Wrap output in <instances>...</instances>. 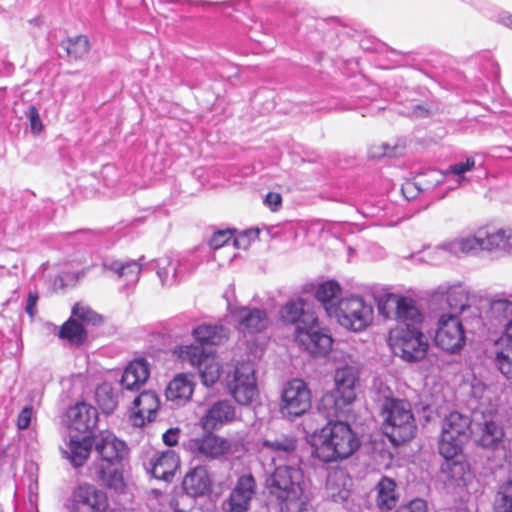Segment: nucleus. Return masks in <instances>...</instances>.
<instances>
[{"label": "nucleus", "mask_w": 512, "mask_h": 512, "mask_svg": "<svg viewBox=\"0 0 512 512\" xmlns=\"http://www.w3.org/2000/svg\"><path fill=\"white\" fill-rule=\"evenodd\" d=\"M388 344L395 356L407 362L422 360L429 343L421 327L395 326L388 334Z\"/></svg>", "instance_id": "9"}, {"label": "nucleus", "mask_w": 512, "mask_h": 512, "mask_svg": "<svg viewBox=\"0 0 512 512\" xmlns=\"http://www.w3.org/2000/svg\"><path fill=\"white\" fill-rule=\"evenodd\" d=\"M174 353L184 363L198 369L202 383L212 386L221 377V367L215 354L206 352L199 345H184L175 348Z\"/></svg>", "instance_id": "12"}, {"label": "nucleus", "mask_w": 512, "mask_h": 512, "mask_svg": "<svg viewBox=\"0 0 512 512\" xmlns=\"http://www.w3.org/2000/svg\"><path fill=\"white\" fill-rule=\"evenodd\" d=\"M466 439L450 436L449 433H441L438 444L439 453L446 459L452 460L462 452Z\"/></svg>", "instance_id": "40"}, {"label": "nucleus", "mask_w": 512, "mask_h": 512, "mask_svg": "<svg viewBox=\"0 0 512 512\" xmlns=\"http://www.w3.org/2000/svg\"><path fill=\"white\" fill-rule=\"evenodd\" d=\"M232 242V233L230 230L215 232L210 239V246L213 249H219L223 246L229 245Z\"/></svg>", "instance_id": "48"}, {"label": "nucleus", "mask_w": 512, "mask_h": 512, "mask_svg": "<svg viewBox=\"0 0 512 512\" xmlns=\"http://www.w3.org/2000/svg\"><path fill=\"white\" fill-rule=\"evenodd\" d=\"M499 22L506 27L512 28V14L503 13L499 16Z\"/></svg>", "instance_id": "59"}, {"label": "nucleus", "mask_w": 512, "mask_h": 512, "mask_svg": "<svg viewBox=\"0 0 512 512\" xmlns=\"http://www.w3.org/2000/svg\"><path fill=\"white\" fill-rule=\"evenodd\" d=\"M236 419V410L228 400H220L211 405L200 419L205 431L217 430Z\"/></svg>", "instance_id": "20"}, {"label": "nucleus", "mask_w": 512, "mask_h": 512, "mask_svg": "<svg viewBox=\"0 0 512 512\" xmlns=\"http://www.w3.org/2000/svg\"><path fill=\"white\" fill-rule=\"evenodd\" d=\"M179 457L173 450L157 452L150 460L151 473L156 479L169 481L179 467Z\"/></svg>", "instance_id": "28"}, {"label": "nucleus", "mask_w": 512, "mask_h": 512, "mask_svg": "<svg viewBox=\"0 0 512 512\" xmlns=\"http://www.w3.org/2000/svg\"><path fill=\"white\" fill-rule=\"evenodd\" d=\"M96 400L106 414L113 412L117 406V400L111 389L107 386L99 387L96 390Z\"/></svg>", "instance_id": "46"}, {"label": "nucleus", "mask_w": 512, "mask_h": 512, "mask_svg": "<svg viewBox=\"0 0 512 512\" xmlns=\"http://www.w3.org/2000/svg\"><path fill=\"white\" fill-rule=\"evenodd\" d=\"M282 318L285 322L292 323L295 328L302 324L306 315H315L305 309V302L303 299L298 298L296 300L288 301L281 310Z\"/></svg>", "instance_id": "38"}, {"label": "nucleus", "mask_w": 512, "mask_h": 512, "mask_svg": "<svg viewBox=\"0 0 512 512\" xmlns=\"http://www.w3.org/2000/svg\"><path fill=\"white\" fill-rule=\"evenodd\" d=\"M495 512H512V481L501 486L495 500Z\"/></svg>", "instance_id": "44"}, {"label": "nucleus", "mask_w": 512, "mask_h": 512, "mask_svg": "<svg viewBox=\"0 0 512 512\" xmlns=\"http://www.w3.org/2000/svg\"><path fill=\"white\" fill-rule=\"evenodd\" d=\"M398 154V146H392L388 143L374 144L369 148L371 158L392 157Z\"/></svg>", "instance_id": "47"}, {"label": "nucleus", "mask_w": 512, "mask_h": 512, "mask_svg": "<svg viewBox=\"0 0 512 512\" xmlns=\"http://www.w3.org/2000/svg\"><path fill=\"white\" fill-rule=\"evenodd\" d=\"M373 306L359 296L340 299L332 317L351 331L359 332L367 328L373 321Z\"/></svg>", "instance_id": "11"}, {"label": "nucleus", "mask_w": 512, "mask_h": 512, "mask_svg": "<svg viewBox=\"0 0 512 512\" xmlns=\"http://www.w3.org/2000/svg\"><path fill=\"white\" fill-rule=\"evenodd\" d=\"M428 507L425 500L416 498L399 506L394 512H427Z\"/></svg>", "instance_id": "49"}, {"label": "nucleus", "mask_w": 512, "mask_h": 512, "mask_svg": "<svg viewBox=\"0 0 512 512\" xmlns=\"http://www.w3.org/2000/svg\"><path fill=\"white\" fill-rule=\"evenodd\" d=\"M62 46L68 55L75 59L83 58L90 50L89 40L83 35L69 38L67 41L63 42Z\"/></svg>", "instance_id": "42"}, {"label": "nucleus", "mask_w": 512, "mask_h": 512, "mask_svg": "<svg viewBox=\"0 0 512 512\" xmlns=\"http://www.w3.org/2000/svg\"><path fill=\"white\" fill-rule=\"evenodd\" d=\"M332 418H327L326 426L313 436V454L323 462L346 459L360 447V441L350 426Z\"/></svg>", "instance_id": "3"}, {"label": "nucleus", "mask_w": 512, "mask_h": 512, "mask_svg": "<svg viewBox=\"0 0 512 512\" xmlns=\"http://www.w3.org/2000/svg\"><path fill=\"white\" fill-rule=\"evenodd\" d=\"M383 431L394 445L411 440L417 426L407 400L386 398L382 404Z\"/></svg>", "instance_id": "6"}, {"label": "nucleus", "mask_w": 512, "mask_h": 512, "mask_svg": "<svg viewBox=\"0 0 512 512\" xmlns=\"http://www.w3.org/2000/svg\"><path fill=\"white\" fill-rule=\"evenodd\" d=\"M71 318L82 321L85 324L96 325L102 321L101 316L92 310L88 305L76 303L72 309Z\"/></svg>", "instance_id": "43"}, {"label": "nucleus", "mask_w": 512, "mask_h": 512, "mask_svg": "<svg viewBox=\"0 0 512 512\" xmlns=\"http://www.w3.org/2000/svg\"><path fill=\"white\" fill-rule=\"evenodd\" d=\"M182 485L184 491L188 495L192 497H199L204 496L210 492L212 487V479L206 467L197 466L187 472L183 479Z\"/></svg>", "instance_id": "27"}, {"label": "nucleus", "mask_w": 512, "mask_h": 512, "mask_svg": "<svg viewBox=\"0 0 512 512\" xmlns=\"http://www.w3.org/2000/svg\"><path fill=\"white\" fill-rule=\"evenodd\" d=\"M179 428H171L163 434V441L168 446H174L178 443Z\"/></svg>", "instance_id": "56"}, {"label": "nucleus", "mask_w": 512, "mask_h": 512, "mask_svg": "<svg viewBox=\"0 0 512 512\" xmlns=\"http://www.w3.org/2000/svg\"><path fill=\"white\" fill-rule=\"evenodd\" d=\"M94 443L98 458L92 464L91 473L104 485L120 489L123 486L121 460L126 454L125 443L109 431L100 432Z\"/></svg>", "instance_id": "4"}, {"label": "nucleus", "mask_w": 512, "mask_h": 512, "mask_svg": "<svg viewBox=\"0 0 512 512\" xmlns=\"http://www.w3.org/2000/svg\"><path fill=\"white\" fill-rule=\"evenodd\" d=\"M107 507L106 494L93 485H80L73 492L71 512H104Z\"/></svg>", "instance_id": "18"}, {"label": "nucleus", "mask_w": 512, "mask_h": 512, "mask_svg": "<svg viewBox=\"0 0 512 512\" xmlns=\"http://www.w3.org/2000/svg\"><path fill=\"white\" fill-rule=\"evenodd\" d=\"M295 343L310 355L326 356L332 348V337L317 316L306 315L302 324L294 328Z\"/></svg>", "instance_id": "10"}, {"label": "nucleus", "mask_w": 512, "mask_h": 512, "mask_svg": "<svg viewBox=\"0 0 512 512\" xmlns=\"http://www.w3.org/2000/svg\"><path fill=\"white\" fill-rule=\"evenodd\" d=\"M232 313L239 323V329L244 333H258L268 325L267 314L262 309L241 307Z\"/></svg>", "instance_id": "26"}, {"label": "nucleus", "mask_w": 512, "mask_h": 512, "mask_svg": "<svg viewBox=\"0 0 512 512\" xmlns=\"http://www.w3.org/2000/svg\"><path fill=\"white\" fill-rule=\"evenodd\" d=\"M66 418L70 433L75 431L80 435L70 434L69 440L61 447V453L73 467H80L87 460L93 445L89 434L96 426L98 412L95 407L81 402L68 408Z\"/></svg>", "instance_id": "1"}, {"label": "nucleus", "mask_w": 512, "mask_h": 512, "mask_svg": "<svg viewBox=\"0 0 512 512\" xmlns=\"http://www.w3.org/2000/svg\"><path fill=\"white\" fill-rule=\"evenodd\" d=\"M351 479L342 469L329 473L326 482V496L336 503L345 502L350 496Z\"/></svg>", "instance_id": "29"}, {"label": "nucleus", "mask_w": 512, "mask_h": 512, "mask_svg": "<svg viewBox=\"0 0 512 512\" xmlns=\"http://www.w3.org/2000/svg\"><path fill=\"white\" fill-rule=\"evenodd\" d=\"M487 315L490 320L504 324L502 334H507L508 328L512 326V297L496 295L489 301Z\"/></svg>", "instance_id": "31"}, {"label": "nucleus", "mask_w": 512, "mask_h": 512, "mask_svg": "<svg viewBox=\"0 0 512 512\" xmlns=\"http://www.w3.org/2000/svg\"><path fill=\"white\" fill-rule=\"evenodd\" d=\"M471 421L468 416L459 412H451L442 424V433H449L450 436L468 440L471 434Z\"/></svg>", "instance_id": "34"}, {"label": "nucleus", "mask_w": 512, "mask_h": 512, "mask_svg": "<svg viewBox=\"0 0 512 512\" xmlns=\"http://www.w3.org/2000/svg\"><path fill=\"white\" fill-rule=\"evenodd\" d=\"M193 336L202 344L217 345L228 337V331L221 325L201 324L193 329Z\"/></svg>", "instance_id": "37"}, {"label": "nucleus", "mask_w": 512, "mask_h": 512, "mask_svg": "<svg viewBox=\"0 0 512 512\" xmlns=\"http://www.w3.org/2000/svg\"><path fill=\"white\" fill-rule=\"evenodd\" d=\"M258 233V230L245 231L236 238L232 237V245L237 248L247 249L250 241L258 237Z\"/></svg>", "instance_id": "50"}, {"label": "nucleus", "mask_w": 512, "mask_h": 512, "mask_svg": "<svg viewBox=\"0 0 512 512\" xmlns=\"http://www.w3.org/2000/svg\"><path fill=\"white\" fill-rule=\"evenodd\" d=\"M341 294L340 285L333 280L321 283L316 289V298L323 305L327 314L332 317L337 309Z\"/></svg>", "instance_id": "32"}, {"label": "nucleus", "mask_w": 512, "mask_h": 512, "mask_svg": "<svg viewBox=\"0 0 512 512\" xmlns=\"http://www.w3.org/2000/svg\"><path fill=\"white\" fill-rule=\"evenodd\" d=\"M389 301L395 303V311L393 314L397 321L396 326H422L424 316L413 299L401 295H392Z\"/></svg>", "instance_id": "21"}, {"label": "nucleus", "mask_w": 512, "mask_h": 512, "mask_svg": "<svg viewBox=\"0 0 512 512\" xmlns=\"http://www.w3.org/2000/svg\"><path fill=\"white\" fill-rule=\"evenodd\" d=\"M359 380L358 369L353 364H345L335 370V388L320 400L318 411L325 418L342 417L350 412V406L356 399V384Z\"/></svg>", "instance_id": "5"}, {"label": "nucleus", "mask_w": 512, "mask_h": 512, "mask_svg": "<svg viewBox=\"0 0 512 512\" xmlns=\"http://www.w3.org/2000/svg\"><path fill=\"white\" fill-rule=\"evenodd\" d=\"M194 383L189 375L180 373L176 375L167 385L165 396L168 402L174 407L185 405L192 397Z\"/></svg>", "instance_id": "24"}, {"label": "nucleus", "mask_w": 512, "mask_h": 512, "mask_svg": "<svg viewBox=\"0 0 512 512\" xmlns=\"http://www.w3.org/2000/svg\"><path fill=\"white\" fill-rule=\"evenodd\" d=\"M413 114L415 116L422 117L427 114V110L425 108H423L422 106H416L413 111Z\"/></svg>", "instance_id": "60"}, {"label": "nucleus", "mask_w": 512, "mask_h": 512, "mask_svg": "<svg viewBox=\"0 0 512 512\" xmlns=\"http://www.w3.org/2000/svg\"><path fill=\"white\" fill-rule=\"evenodd\" d=\"M481 431L478 442L484 448L495 447L504 437L503 428L493 418L484 421Z\"/></svg>", "instance_id": "39"}, {"label": "nucleus", "mask_w": 512, "mask_h": 512, "mask_svg": "<svg viewBox=\"0 0 512 512\" xmlns=\"http://www.w3.org/2000/svg\"><path fill=\"white\" fill-rule=\"evenodd\" d=\"M162 2L166 3H176L178 0H161Z\"/></svg>", "instance_id": "61"}, {"label": "nucleus", "mask_w": 512, "mask_h": 512, "mask_svg": "<svg viewBox=\"0 0 512 512\" xmlns=\"http://www.w3.org/2000/svg\"><path fill=\"white\" fill-rule=\"evenodd\" d=\"M223 382L229 393L240 405H248L258 395V387L255 377L254 365L251 362H243L228 371Z\"/></svg>", "instance_id": "13"}, {"label": "nucleus", "mask_w": 512, "mask_h": 512, "mask_svg": "<svg viewBox=\"0 0 512 512\" xmlns=\"http://www.w3.org/2000/svg\"><path fill=\"white\" fill-rule=\"evenodd\" d=\"M264 203L272 211H277L282 203V197L279 193L270 192L266 195Z\"/></svg>", "instance_id": "55"}, {"label": "nucleus", "mask_w": 512, "mask_h": 512, "mask_svg": "<svg viewBox=\"0 0 512 512\" xmlns=\"http://www.w3.org/2000/svg\"><path fill=\"white\" fill-rule=\"evenodd\" d=\"M392 295H393L392 293L387 294L385 297L380 299V301L378 302V311L385 318H390L392 316V312L390 309H392V308L395 309V303L389 301V298Z\"/></svg>", "instance_id": "53"}, {"label": "nucleus", "mask_w": 512, "mask_h": 512, "mask_svg": "<svg viewBox=\"0 0 512 512\" xmlns=\"http://www.w3.org/2000/svg\"><path fill=\"white\" fill-rule=\"evenodd\" d=\"M489 392V389L480 381H476L472 384V395L475 398L483 400L485 398V394Z\"/></svg>", "instance_id": "57"}, {"label": "nucleus", "mask_w": 512, "mask_h": 512, "mask_svg": "<svg viewBox=\"0 0 512 512\" xmlns=\"http://www.w3.org/2000/svg\"><path fill=\"white\" fill-rule=\"evenodd\" d=\"M484 235V226L479 227L473 233H461L453 238L446 239L437 246L428 248L424 252V258L429 263L437 265L446 258V255L460 258L486 252Z\"/></svg>", "instance_id": "7"}, {"label": "nucleus", "mask_w": 512, "mask_h": 512, "mask_svg": "<svg viewBox=\"0 0 512 512\" xmlns=\"http://www.w3.org/2000/svg\"><path fill=\"white\" fill-rule=\"evenodd\" d=\"M416 189L417 188L413 183L408 182L402 187V193L407 199L413 198L415 196L414 190Z\"/></svg>", "instance_id": "58"}, {"label": "nucleus", "mask_w": 512, "mask_h": 512, "mask_svg": "<svg viewBox=\"0 0 512 512\" xmlns=\"http://www.w3.org/2000/svg\"><path fill=\"white\" fill-rule=\"evenodd\" d=\"M160 399L154 391H143L133 401L130 419L135 427H142L146 421L155 419Z\"/></svg>", "instance_id": "19"}, {"label": "nucleus", "mask_w": 512, "mask_h": 512, "mask_svg": "<svg viewBox=\"0 0 512 512\" xmlns=\"http://www.w3.org/2000/svg\"><path fill=\"white\" fill-rule=\"evenodd\" d=\"M256 493V481L251 474L238 478L235 487L223 501L224 512H247Z\"/></svg>", "instance_id": "17"}, {"label": "nucleus", "mask_w": 512, "mask_h": 512, "mask_svg": "<svg viewBox=\"0 0 512 512\" xmlns=\"http://www.w3.org/2000/svg\"><path fill=\"white\" fill-rule=\"evenodd\" d=\"M28 118L31 130L34 134H38L42 130V122L38 110L34 106H30L28 110Z\"/></svg>", "instance_id": "51"}, {"label": "nucleus", "mask_w": 512, "mask_h": 512, "mask_svg": "<svg viewBox=\"0 0 512 512\" xmlns=\"http://www.w3.org/2000/svg\"><path fill=\"white\" fill-rule=\"evenodd\" d=\"M376 503L378 508L384 512L394 508L398 501L396 483L394 480L383 477L376 486Z\"/></svg>", "instance_id": "35"}, {"label": "nucleus", "mask_w": 512, "mask_h": 512, "mask_svg": "<svg viewBox=\"0 0 512 512\" xmlns=\"http://www.w3.org/2000/svg\"><path fill=\"white\" fill-rule=\"evenodd\" d=\"M150 376V365L143 359L131 361L122 373L121 385L128 391H138Z\"/></svg>", "instance_id": "25"}, {"label": "nucleus", "mask_w": 512, "mask_h": 512, "mask_svg": "<svg viewBox=\"0 0 512 512\" xmlns=\"http://www.w3.org/2000/svg\"><path fill=\"white\" fill-rule=\"evenodd\" d=\"M192 438L187 443L188 451L198 459L215 460L225 456L231 450V442L213 434L212 431Z\"/></svg>", "instance_id": "16"}, {"label": "nucleus", "mask_w": 512, "mask_h": 512, "mask_svg": "<svg viewBox=\"0 0 512 512\" xmlns=\"http://www.w3.org/2000/svg\"><path fill=\"white\" fill-rule=\"evenodd\" d=\"M311 407V393L301 379L289 381L282 392L281 413L294 418L306 413Z\"/></svg>", "instance_id": "15"}, {"label": "nucleus", "mask_w": 512, "mask_h": 512, "mask_svg": "<svg viewBox=\"0 0 512 512\" xmlns=\"http://www.w3.org/2000/svg\"><path fill=\"white\" fill-rule=\"evenodd\" d=\"M181 263L170 257H164L157 261V275L162 286H172L176 284L183 275Z\"/></svg>", "instance_id": "36"}, {"label": "nucleus", "mask_w": 512, "mask_h": 512, "mask_svg": "<svg viewBox=\"0 0 512 512\" xmlns=\"http://www.w3.org/2000/svg\"><path fill=\"white\" fill-rule=\"evenodd\" d=\"M266 473V487L277 499L281 512H303L308 497L299 463L279 464Z\"/></svg>", "instance_id": "2"}, {"label": "nucleus", "mask_w": 512, "mask_h": 512, "mask_svg": "<svg viewBox=\"0 0 512 512\" xmlns=\"http://www.w3.org/2000/svg\"><path fill=\"white\" fill-rule=\"evenodd\" d=\"M434 341L439 348L451 354L458 353L463 349L466 335L457 315H440Z\"/></svg>", "instance_id": "14"}, {"label": "nucleus", "mask_w": 512, "mask_h": 512, "mask_svg": "<svg viewBox=\"0 0 512 512\" xmlns=\"http://www.w3.org/2000/svg\"><path fill=\"white\" fill-rule=\"evenodd\" d=\"M59 337L68 340L71 344L80 345L86 339V331L81 323L70 318L62 325L59 331Z\"/></svg>", "instance_id": "41"}, {"label": "nucleus", "mask_w": 512, "mask_h": 512, "mask_svg": "<svg viewBox=\"0 0 512 512\" xmlns=\"http://www.w3.org/2000/svg\"><path fill=\"white\" fill-rule=\"evenodd\" d=\"M432 297L436 301H445L451 310L449 314L457 315L468 307V292L459 284H441L434 290Z\"/></svg>", "instance_id": "22"}, {"label": "nucleus", "mask_w": 512, "mask_h": 512, "mask_svg": "<svg viewBox=\"0 0 512 512\" xmlns=\"http://www.w3.org/2000/svg\"><path fill=\"white\" fill-rule=\"evenodd\" d=\"M495 364L507 379L512 380V326L507 334H501L495 341Z\"/></svg>", "instance_id": "30"}, {"label": "nucleus", "mask_w": 512, "mask_h": 512, "mask_svg": "<svg viewBox=\"0 0 512 512\" xmlns=\"http://www.w3.org/2000/svg\"><path fill=\"white\" fill-rule=\"evenodd\" d=\"M104 268L113 271L120 279L126 282L127 286L135 285L139 280L141 264L137 261L122 262L120 260H111L104 262Z\"/></svg>", "instance_id": "33"}, {"label": "nucleus", "mask_w": 512, "mask_h": 512, "mask_svg": "<svg viewBox=\"0 0 512 512\" xmlns=\"http://www.w3.org/2000/svg\"><path fill=\"white\" fill-rule=\"evenodd\" d=\"M476 162L473 157H468L464 162H458L449 166L446 175H454L457 177L458 186L466 182L465 174L475 168Z\"/></svg>", "instance_id": "45"}, {"label": "nucleus", "mask_w": 512, "mask_h": 512, "mask_svg": "<svg viewBox=\"0 0 512 512\" xmlns=\"http://www.w3.org/2000/svg\"><path fill=\"white\" fill-rule=\"evenodd\" d=\"M33 410L30 406H25L18 415L17 426L19 429H26L31 423Z\"/></svg>", "instance_id": "52"}, {"label": "nucleus", "mask_w": 512, "mask_h": 512, "mask_svg": "<svg viewBox=\"0 0 512 512\" xmlns=\"http://www.w3.org/2000/svg\"><path fill=\"white\" fill-rule=\"evenodd\" d=\"M39 296L37 292L30 291L27 297V303L25 307L26 313L33 318L37 313V302H38Z\"/></svg>", "instance_id": "54"}, {"label": "nucleus", "mask_w": 512, "mask_h": 512, "mask_svg": "<svg viewBox=\"0 0 512 512\" xmlns=\"http://www.w3.org/2000/svg\"><path fill=\"white\" fill-rule=\"evenodd\" d=\"M486 252L489 254H512V227L495 228L484 226Z\"/></svg>", "instance_id": "23"}, {"label": "nucleus", "mask_w": 512, "mask_h": 512, "mask_svg": "<svg viewBox=\"0 0 512 512\" xmlns=\"http://www.w3.org/2000/svg\"><path fill=\"white\" fill-rule=\"evenodd\" d=\"M297 446L298 441L292 435H270L256 443V456L268 472L279 464L300 463Z\"/></svg>", "instance_id": "8"}]
</instances>
